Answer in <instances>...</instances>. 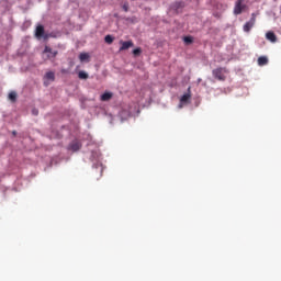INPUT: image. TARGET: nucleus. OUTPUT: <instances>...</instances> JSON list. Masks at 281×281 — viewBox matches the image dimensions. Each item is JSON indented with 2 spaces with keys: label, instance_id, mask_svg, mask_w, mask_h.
I'll list each match as a JSON object with an SVG mask.
<instances>
[{
  "label": "nucleus",
  "instance_id": "nucleus-1",
  "mask_svg": "<svg viewBox=\"0 0 281 281\" xmlns=\"http://www.w3.org/2000/svg\"><path fill=\"white\" fill-rule=\"evenodd\" d=\"M213 74V78H215V80H220V82H225V80H227V68H215L212 70Z\"/></svg>",
  "mask_w": 281,
  "mask_h": 281
},
{
  "label": "nucleus",
  "instance_id": "nucleus-2",
  "mask_svg": "<svg viewBox=\"0 0 281 281\" xmlns=\"http://www.w3.org/2000/svg\"><path fill=\"white\" fill-rule=\"evenodd\" d=\"M256 25V13L251 14V19L245 23L244 32H251V27Z\"/></svg>",
  "mask_w": 281,
  "mask_h": 281
},
{
  "label": "nucleus",
  "instance_id": "nucleus-3",
  "mask_svg": "<svg viewBox=\"0 0 281 281\" xmlns=\"http://www.w3.org/2000/svg\"><path fill=\"white\" fill-rule=\"evenodd\" d=\"M245 0H237L235 3V8H234V13L235 14H243V10L246 8L245 4Z\"/></svg>",
  "mask_w": 281,
  "mask_h": 281
},
{
  "label": "nucleus",
  "instance_id": "nucleus-4",
  "mask_svg": "<svg viewBox=\"0 0 281 281\" xmlns=\"http://www.w3.org/2000/svg\"><path fill=\"white\" fill-rule=\"evenodd\" d=\"M120 45H121V47H120V52H126V49H131V47H134L135 46V44L133 43V41H126V42H124V41H121L120 42Z\"/></svg>",
  "mask_w": 281,
  "mask_h": 281
},
{
  "label": "nucleus",
  "instance_id": "nucleus-5",
  "mask_svg": "<svg viewBox=\"0 0 281 281\" xmlns=\"http://www.w3.org/2000/svg\"><path fill=\"white\" fill-rule=\"evenodd\" d=\"M44 54H48L47 58H56V56H58V50H54L52 47L45 46Z\"/></svg>",
  "mask_w": 281,
  "mask_h": 281
},
{
  "label": "nucleus",
  "instance_id": "nucleus-6",
  "mask_svg": "<svg viewBox=\"0 0 281 281\" xmlns=\"http://www.w3.org/2000/svg\"><path fill=\"white\" fill-rule=\"evenodd\" d=\"M36 38H43L45 36V26L38 25L35 30Z\"/></svg>",
  "mask_w": 281,
  "mask_h": 281
},
{
  "label": "nucleus",
  "instance_id": "nucleus-7",
  "mask_svg": "<svg viewBox=\"0 0 281 281\" xmlns=\"http://www.w3.org/2000/svg\"><path fill=\"white\" fill-rule=\"evenodd\" d=\"M191 98H192V94L190 93V87H189L188 93H184L180 99L181 104H188V102H190Z\"/></svg>",
  "mask_w": 281,
  "mask_h": 281
},
{
  "label": "nucleus",
  "instance_id": "nucleus-8",
  "mask_svg": "<svg viewBox=\"0 0 281 281\" xmlns=\"http://www.w3.org/2000/svg\"><path fill=\"white\" fill-rule=\"evenodd\" d=\"M266 38H267V41H270V43H277V41H278V36H276V33H273L271 31L266 33Z\"/></svg>",
  "mask_w": 281,
  "mask_h": 281
},
{
  "label": "nucleus",
  "instance_id": "nucleus-9",
  "mask_svg": "<svg viewBox=\"0 0 281 281\" xmlns=\"http://www.w3.org/2000/svg\"><path fill=\"white\" fill-rule=\"evenodd\" d=\"M80 148H82V145L80 144V142H72L69 145V149L72 150L74 153L80 150Z\"/></svg>",
  "mask_w": 281,
  "mask_h": 281
},
{
  "label": "nucleus",
  "instance_id": "nucleus-10",
  "mask_svg": "<svg viewBox=\"0 0 281 281\" xmlns=\"http://www.w3.org/2000/svg\"><path fill=\"white\" fill-rule=\"evenodd\" d=\"M113 98V93L112 92H104L100 100L101 102H109V100H111Z\"/></svg>",
  "mask_w": 281,
  "mask_h": 281
},
{
  "label": "nucleus",
  "instance_id": "nucleus-11",
  "mask_svg": "<svg viewBox=\"0 0 281 281\" xmlns=\"http://www.w3.org/2000/svg\"><path fill=\"white\" fill-rule=\"evenodd\" d=\"M257 63L259 67H265V65L269 64V58H267L266 56H260Z\"/></svg>",
  "mask_w": 281,
  "mask_h": 281
},
{
  "label": "nucleus",
  "instance_id": "nucleus-12",
  "mask_svg": "<svg viewBox=\"0 0 281 281\" xmlns=\"http://www.w3.org/2000/svg\"><path fill=\"white\" fill-rule=\"evenodd\" d=\"M44 78L45 80H50L52 82H54V80H56V75L54 74V71H48L45 74Z\"/></svg>",
  "mask_w": 281,
  "mask_h": 281
},
{
  "label": "nucleus",
  "instance_id": "nucleus-13",
  "mask_svg": "<svg viewBox=\"0 0 281 281\" xmlns=\"http://www.w3.org/2000/svg\"><path fill=\"white\" fill-rule=\"evenodd\" d=\"M79 60H80L81 63H85V60H89V55H88L87 53H81V54L79 55Z\"/></svg>",
  "mask_w": 281,
  "mask_h": 281
},
{
  "label": "nucleus",
  "instance_id": "nucleus-14",
  "mask_svg": "<svg viewBox=\"0 0 281 281\" xmlns=\"http://www.w3.org/2000/svg\"><path fill=\"white\" fill-rule=\"evenodd\" d=\"M78 78H80V80H87V78H89V74L85 71H79Z\"/></svg>",
  "mask_w": 281,
  "mask_h": 281
},
{
  "label": "nucleus",
  "instance_id": "nucleus-15",
  "mask_svg": "<svg viewBox=\"0 0 281 281\" xmlns=\"http://www.w3.org/2000/svg\"><path fill=\"white\" fill-rule=\"evenodd\" d=\"M9 100H10L11 102H16V92L11 91V92L9 93Z\"/></svg>",
  "mask_w": 281,
  "mask_h": 281
},
{
  "label": "nucleus",
  "instance_id": "nucleus-16",
  "mask_svg": "<svg viewBox=\"0 0 281 281\" xmlns=\"http://www.w3.org/2000/svg\"><path fill=\"white\" fill-rule=\"evenodd\" d=\"M104 41H105V43H108V45H111L113 43L114 38L111 35H106L104 37Z\"/></svg>",
  "mask_w": 281,
  "mask_h": 281
},
{
  "label": "nucleus",
  "instance_id": "nucleus-17",
  "mask_svg": "<svg viewBox=\"0 0 281 281\" xmlns=\"http://www.w3.org/2000/svg\"><path fill=\"white\" fill-rule=\"evenodd\" d=\"M184 43H187V45H190L193 43L194 38H192V36H186L183 38Z\"/></svg>",
  "mask_w": 281,
  "mask_h": 281
},
{
  "label": "nucleus",
  "instance_id": "nucleus-18",
  "mask_svg": "<svg viewBox=\"0 0 281 281\" xmlns=\"http://www.w3.org/2000/svg\"><path fill=\"white\" fill-rule=\"evenodd\" d=\"M140 54H142V48H140V47L135 48V49L133 50V55H134V56H139Z\"/></svg>",
  "mask_w": 281,
  "mask_h": 281
},
{
  "label": "nucleus",
  "instance_id": "nucleus-19",
  "mask_svg": "<svg viewBox=\"0 0 281 281\" xmlns=\"http://www.w3.org/2000/svg\"><path fill=\"white\" fill-rule=\"evenodd\" d=\"M33 115H38V110H33Z\"/></svg>",
  "mask_w": 281,
  "mask_h": 281
},
{
  "label": "nucleus",
  "instance_id": "nucleus-20",
  "mask_svg": "<svg viewBox=\"0 0 281 281\" xmlns=\"http://www.w3.org/2000/svg\"><path fill=\"white\" fill-rule=\"evenodd\" d=\"M125 12H128V8L126 5L123 7Z\"/></svg>",
  "mask_w": 281,
  "mask_h": 281
},
{
  "label": "nucleus",
  "instance_id": "nucleus-21",
  "mask_svg": "<svg viewBox=\"0 0 281 281\" xmlns=\"http://www.w3.org/2000/svg\"><path fill=\"white\" fill-rule=\"evenodd\" d=\"M45 87H47V81H44Z\"/></svg>",
  "mask_w": 281,
  "mask_h": 281
},
{
  "label": "nucleus",
  "instance_id": "nucleus-22",
  "mask_svg": "<svg viewBox=\"0 0 281 281\" xmlns=\"http://www.w3.org/2000/svg\"><path fill=\"white\" fill-rule=\"evenodd\" d=\"M12 133H13V135H16V131H13Z\"/></svg>",
  "mask_w": 281,
  "mask_h": 281
}]
</instances>
